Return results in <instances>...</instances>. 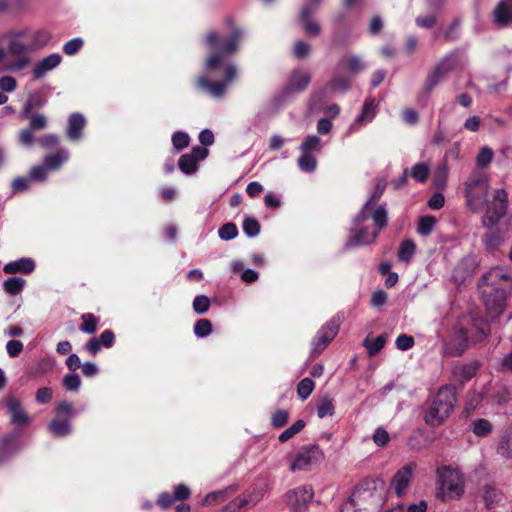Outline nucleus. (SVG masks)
<instances>
[{"label":"nucleus","instance_id":"f257e3e1","mask_svg":"<svg viewBox=\"0 0 512 512\" xmlns=\"http://www.w3.org/2000/svg\"><path fill=\"white\" fill-rule=\"evenodd\" d=\"M387 222L388 215L385 205H379L373 210L371 200H367L353 218L344 248L350 249L374 243Z\"/></svg>","mask_w":512,"mask_h":512},{"label":"nucleus","instance_id":"f03ea898","mask_svg":"<svg viewBox=\"0 0 512 512\" xmlns=\"http://www.w3.org/2000/svg\"><path fill=\"white\" fill-rule=\"evenodd\" d=\"M487 317L495 321L503 312L507 293H512V271L503 267L490 269L481 279Z\"/></svg>","mask_w":512,"mask_h":512},{"label":"nucleus","instance_id":"7ed1b4c3","mask_svg":"<svg viewBox=\"0 0 512 512\" xmlns=\"http://www.w3.org/2000/svg\"><path fill=\"white\" fill-rule=\"evenodd\" d=\"M225 24L230 30L228 36L220 37L215 31H210L204 38L205 44L215 50L206 59L205 69L207 73L212 74L214 70L225 63L226 56L235 54L240 48L244 37L243 29L237 26L231 17L225 20Z\"/></svg>","mask_w":512,"mask_h":512},{"label":"nucleus","instance_id":"20e7f679","mask_svg":"<svg viewBox=\"0 0 512 512\" xmlns=\"http://www.w3.org/2000/svg\"><path fill=\"white\" fill-rule=\"evenodd\" d=\"M506 209L507 192L504 189L495 190L493 200L482 218V224L487 229V233L483 237L487 251L497 250L505 241L506 233L498 226V222L504 216Z\"/></svg>","mask_w":512,"mask_h":512},{"label":"nucleus","instance_id":"39448f33","mask_svg":"<svg viewBox=\"0 0 512 512\" xmlns=\"http://www.w3.org/2000/svg\"><path fill=\"white\" fill-rule=\"evenodd\" d=\"M24 31L8 33L6 47L0 46V73H18L32 64L31 48L20 38Z\"/></svg>","mask_w":512,"mask_h":512},{"label":"nucleus","instance_id":"423d86ee","mask_svg":"<svg viewBox=\"0 0 512 512\" xmlns=\"http://www.w3.org/2000/svg\"><path fill=\"white\" fill-rule=\"evenodd\" d=\"M456 404V390L446 385L439 389L424 414V420L431 427L440 426L452 413Z\"/></svg>","mask_w":512,"mask_h":512},{"label":"nucleus","instance_id":"0eeeda50","mask_svg":"<svg viewBox=\"0 0 512 512\" xmlns=\"http://www.w3.org/2000/svg\"><path fill=\"white\" fill-rule=\"evenodd\" d=\"M384 486L380 479H365L350 497L366 512H377L385 502Z\"/></svg>","mask_w":512,"mask_h":512},{"label":"nucleus","instance_id":"6e6552de","mask_svg":"<svg viewBox=\"0 0 512 512\" xmlns=\"http://www.w3.org/2000/svg\"><path fill=\"white\" fill-rule=\"evenodd\" d=\"M465 197L468 207L478 212L492 202H488V176L484 171L474 170L465 182Z\"/></svg>","mask_w":512,"mask_h":512},{"label":"nucleus","instance_id":"1a4fd4ad","mask_svg":"<svg viewBox=\"0 0 512 512\" xmlns=\"http://www.w3.org/2000/svg\"><path fill=\"white\" fill-rule=\"evenodd\" d=\"M224 68L225 77L223 80L211 81L208 75H200L195 82L196 88L213 98L223 97L228 86L236 79L238 73L236 64L232 62L226 63Z\"/></svg>","mask_w":512,"mask_h":512},{"label":"nucleus","instance_id":"9d476101","mask_svg":"<svg viewBox=\"0 0 512 512\" xmlns=\"http://www.w3.org/2000/svg\"><path fill=\"white\" fill-rule=\"evenodd\" d=\"M439 493L443 499H455L463 493L464 480L458 469L442 466L437 469Z\"/></svg>","mask_w":512,"mask_h":512},{"label":"nucleus","instance_id":"9b49d317","mask_svg":"<svg viewBox=\"0 0 512 512\" xmlns=\"http://www.w3.org/2000/svg\"><path fill=\"white\" fill-rule=\"evenodd\" d=\"M324 459V453L317 445H304L290 456V470L307 471Z\"/></svg>","mask_w":512,"mask_h":512},{"label":"nucleus","instance_id":"f8f14e48","mask_svg":"<svg viewBox=\"0 0 512 512\" xmlns=\"http://www.w3.org/2000/svg\"><path fill=\"white\" fill-rule=\"evenodd\" d=\"M459 62V51L446 54L429 73L424 84V93L428 96L432 90L451 72Z\"/></svg>","mask_w":512,"mask_h":512},{"label":"nucleus","instance_id":"ddd939ff","mask_svg":"<svg viewBox=\"0 0 512 512\" xmlns=\"http://www.w3.org/2000/svg\"><path fill=\"white\" fill-rule=\"evenodd\" d=\"M313 498V490L308 485H303L288 491L285 501L290 512H305Z\"/></svg>","mask_w":512,"mask_h":512},{"label":"nucleus","instance_id":"4468645a","mask_svg":"<svg viewBox=\"0 0 512 512\" xmlns=\"http://www.w3.org/2000/svg\"><path fill=\"white\" fill-rule=\"evenodd\" d=\"M5 405L10 418V424L21 431L32 422V417L24 409L20 399L8 396Z\"/></svg>","mask_w":512,"mask_h":512},{"label":"nucleus","instance_id":"2eb2a0df","mask_svg":"<svg viewBox=\"0 0 512 512\" xmlns=\"http://www.w3.org/2000/svg\"><path fill=\"white\" fill-rule=\"evenodd\" d=\"M263 494L260 490L249 489L227 503L220 512H242L243 509L256 505Z\"/></svg>","mask_w":512,"mask_h":512},{"label":"nucleus","instance_id":"dca6fc26","mask_svg":"<svg viewBox=\"0 0 512 512\" xmlns=\"http://www.w3.org/2000/svg\"><path fill=\"white\" fill-rule=\"evenodd\" d=\"M416 467L417 465L415 462H409L398 469L392 477L391 487L397 496H403L407 493Z\"/></svg>","mask_w":512,"mask_h":512},{"label":"nucleus","instance_id":"f3484780","mask_svg":"<svg viewBox=\"0 0 512 512\" xmlns=\"http://www.w3.org/2000/svg\"><path fill=\"white\" fill-rule=\"evenodd\" d=\"M339 330V320L333 318L326 322L312 341V352H321L334 339Z\"/></svg>","mask_w":512,"mask_h":512},{"label":"nucleus","instance_id":"a211bd4d","mask_svg":"<svg viewBox=\"0 0 512 512\" xmlns=\"http://www.w3.org/2000/svg\"><path fill=\"white\" fill-rule=\"evenodd\" d=\"M208 150L204 147L195 146L189 153L183 154L178 162L179 169L186 175L194 174L198 169V163L205 159Z\"/></svg>","mask_w":512,"mask_h":512},{"label":"nucleus","instance_id":"6ab92c4d","mask_svg":"<svg viewBox=\"0 0 512 512\" xmlns=\"http://www.w3.org/2000/svg\"><path fill=\"white\" fill-rule=\"evenodd\" d=\"M311 72L307 68L294 69L288 78L286 91L288 93H301L307 89L311 82Z\"/></svg>","mask_w":512,"mask_h":512},{"label":"nucleus","instance_id":"aec40b11","mask_svg":"<svg viewBox=\"0 0 512 512\" xmlns=\"http://www.w3.org/2000/svg\"><path fill=\"white\" fill-rule=\"evenodd\" d=\"M339 71L348 73L351 77H354L367 68L364 59L356 54H346L341 57L337 66Z\"/></svg>","mask_w":512,"mask_h":512},{"label":"nucleus","instance_id":"412c9836","mask_svg":"<svg viewBox=\"0 0 512 512\" xmlns=\"http://www.w3.org/2000/svg\"><path fill=\"white\" fill-rule=\"evenodd\" d=\"M485 389V398H487L493 405L506 404L510 399L509 388L501 382L488 383Z\"/></svg>","mask_w":512,"mask_h":512},{"label":"nucleus","instance_id":"4be33fe9","mask_svg":"<svg viewBox=\"0 0 512 512\" xmlns=\"http://www.w3.org/2000/svg\"><path fill=\"white\" fill-rule=\"evenodd\" d=\"M492 18L498 28L507 27L512 23V0H501L494 8Z\"/></svg>","mask_w":512,"mask_h":512},{"label":"nucleus","instance_id":"5701e85b","mask_svg":"<svg viewBox=\"0 0 512 512\" xmlns=\"http://www.w3.org/2000/svg\"><path fill=\"white\" fill-rule=\"evenodd\" d=\"M86 125L85 117L78 112L72 113L68 118L66 135L73 142L80 141L83 138V130Z\"/></svg>","mask_w":512,"mask_h":512},{"label":"nucleus","instance_id":"b1692460","mask_svg":"<svg viewBox=\"0 0 512 512\" xmlns=\"http://www.w3.org/2000/svg\"><path fill=\"white\" fill-rule=\"evenodd\" d=\"M62 57L59 53H53L35 63L32 73L35 79L43 78L48 72L60 65Z\"/></svg>","mask_w":512,"mask_h":512},{"label":"nucleus","instance_id":"393cba45","mask_svg":"<svg viewBox=\"0 0 512 512\" xmlns=\"http://www.w3.org/2000/svg\"><path fill=\"white\" fill-rule=\"evenodd\" d=\"M36 268L35 261L30 257H22L15 261L6 263L3 267V271L6 274H31Z\"/></svg>","mask_w":512,"mask_h":512},{"label":"nucleus","instance_id":"a878e982","mask_svg":"<svg viewBox=\"0 0 512 512\" xmlns=\"http://www.w3.org/2000/svg\"><path fill=\"white\" fill-rule=\"evenodd\" d=\"M376 114V102L373 98L365 100L361 113L355 118L354 122L349 127V132L356 131L360 125L371 122Z\"/></svg>","mask_w":512,"mask_h":512},{"label":"nucleus","instance_id":"bb28decb","mask_svg":"<svg viewBox=\"0 0 512 512\" xmlns=\"http://www.w3.org/2000/svg\"><path fill=\"white\" fill-rule=\"evenodd\" d=\"M477 334L475 336L470 335L469 331L466 329H460L459 338H461V342L459 343V348L457 352H463L466 348H468V343L470 341H478L484 338L489 332V328L486 322H481L476 326Z\"/></svg>","mask_w":512,"mask_h":512},{"label":"nucleus","instance_id":"cd10ccee","mask_svg":"<svg viewBox=\"0 0 512 512\" xmlns=\"http://www.w3.org/2000/svg\"><path fill=\"white\" fill-rule=\"evenodd\" d=\"M312 13L309 7H302L299 14V22L307 35L317 36L320 34L321 29L318 22L311 18Z\"/></svg>","mask_w":512,"mask_h":512},{"label":"nucleus","instance_id":"c85d7f7f","mask_svg":"<svg viewBox=\"0 0 512 512\" xmlns=\"http://www.w3.org/2000/svg\"><path fill=\"white\" fill-rule=\"evenodd\" d=\"M70 158V153L65 148H60L54 154H48L44 157L43 162L47 167L48 171L59 170L64 163Z\"/></svg>","mask_w":512,"mask_h":512},{"label":"nucleus","instance_id":"c756f323","mask_svg":"<svg viewBox=\"0 0 512 512\" xmlns=\"http://www.w3.org/2000/svg\"><path fill=\"white\" fill-rule=\"evenodd\" d=\"M479 367L480 364L477 361H472L465 365H457L453 369V377L456 381L464 383L475 376Z\"/></svg>","mask_w":512,"mask_h":512},{"label":"nucleus","instance_id":"7c9ffc66","mask_svg":"<svg viewBox=\"0 0 512 512\" xmlns=\"http://www.w3.org/2000/svg\"><path fill=\"white\" fill-rule=\"evenodd\" d=\"M237 487L235 485H230L224 489L216 490L208 493L203 501L202 505L204 506H213L225 501L230 495L236 492Z\"/></svg>","mask_w":512,"mask_h":512},{"label":"nucleus","instance_id":"2f4dec72","mask_svg":"<svg viewBox=\"0 0 512 512\" xmlns=\"http://www.w3.org/2000/svg\"><path fill=\"white\" fill-rule=\"evenodd\" d=\"M48 430L56 437H65L72 432L71 423L67 418H54L48 425Z\"/></svg>","mask_w":512,"mask_h":512},{"label":"nucleus","instance_id":"473e14b6","mask_svg":"<svg viewBox=\"0 0 512 512\" xmlns=\"http://www.w3.org/2000/svg\"><path fill=\"white\" fill-rule=\"evenodd\" d=\"M416 252V244L411 239H405L401 242L398 250V260L406 264L410 263Z\"/></svg>","mask_w":512,"mask_h":512},{"label":"nucleus","instance_id":"72a5a7b5","mask_svg":"<svg viewBox=\"0 0 512 512\" xmlns=\"http://www.w3.org/2000/svg\"><path fill=\"white\" fill-rule=\"evenodd\" d=\"M298 168L304 173H313L317 168V159L309 153H301L297 159Z\"/></svg>","mask_w":512,"mask_h":512},{"label":"nucleus","instance_id":"f704fd0d","mask_svg":"<svg viewBox=\"0 0 512 512\" xmlns=\"http://www.w3.org/2000/svg\"><path fill=\"white\" fill-rule=\"evenodd\" d=\"M46 100L38 94L31 95L25 102L23 109L20 113L21 118H27L34 108H40L44 106Z\"/></svg>","mask_w":512,"mask_h":512},{"label":"nucleus","instance_id":"c9c22d12","mask_svg":"<svg viewBox=\"0 0 512 512\" xmlns=\"http://www.w3.org/2000/svg\"><path fill=\"white\" fill-rule=\"evenodd\" d=\"M321 147V139L317 135H308L299 146V150L301 153L311 154L313 151H320Z\"/></svg>","mask_w":512,"mask_h":512},{"label":"nucleus","instance_id":"e433bc0d","mask_svg":"<svg viewBox=\"0 0 512 512\" xmlns=\"http://www.w3.org/2000/svg\"><path fill=\"white\" fill-rule=\"evenodd\" d=\"M24 285L25 280L17 276L9 277L3 283L5 291L11 295L19 294L23 290Z\"/></svg>","mask_w":512,"mask_h":512},{"label":"nucleus","instance_id":"4c0bfd02","mask_svg":"<svg viewBox=\"0 0 512 512\" xmlns=\"http://www.w3.org/2000/svg\"><path fill=\"white\" fill-rule=\"evenodd\" d=\"M306 423L304 420L299 419L295 423H293L289 428L284 430L278 437V440L282 443L288 441L296 434H298L305 427Z\"/></svg>","mask_w":512,"mask_h":512},{"label":"nucleus","instance_id":"58836bf2","mask_svg":"<svg viewBox=\"0 0 512 512\" xmlns=\"http://www.w3.org/2000/svg\"><path fill=\"white\" fill-rule=\"evenodd\" d=\"M329 86L333 90L346 92L350 87V78L348 76L335 73L330 80Z\"/></svg>","mask_w":512,"mask_h":512},{"label":"nucleus","instance_id":"ea45409f","mask_svg":"<svg viewBox=\"0 0 512 512\" xmlns=\"http://www.w3.org/2000/svg\"><path fill=\"white\" fill-rule=\"evenodd\" d=\"M334 414V403L331 398L323 397L317 405V415L319 418H325Z\"/></svg>","mask_w":512,"mask_h":512},{"label":"nucleus","instance_id":"a19ab883","mask_svg":"<svg viewBox=\"0 0 512 512\" xmlns=\"http://www.w3.org/2000/svg\"><path fill=\"white\" fill-rule=\"evenodd\" d=\"M493 159V151L491 148L484 146L480 149L476 157V166L478 169L486 168Z\"/></svg>","mask_w":512,"mask_h":512},{"label":"nucleus","instance_id":"79ce46f5","mask_svg":"<svg viewBox=\"0 0 512 512\" xmlns=\"http://www.w3.org/2000/svg\"><path fill=\"white\" fill-rule=\"evenodd\" d=\"M386 343V337L384 335H379L374 339L366 338L363 341L364 347L367 349V352H380Z\"/></svg>","mask_w":512,"mask_h":512},{"label":"nucleus","instance_id":"37998d69","mask_svg":"<svg viewBox=\"0 0 512 512\" xmlns=\"http://www.w3.org/2000/svg\"><path fill=\"white\" fill-rule=\"evenodd\" d=\"M242 228L248 237H256L260 233V224L254 217H246L243 221Z\"/></svg>","mask_w":512,"mask_h":512},{"label":"nucleus","instance_id":"c03bdc74","mask_svg":"<svg viewBox=\"0 0 512 512\" xmlns=\"http://www.w3.org/2000/svg\"><path fill=\"white\" fill-rule=\"evenodd\" d=\"M492 431L491 423L486 419H477L472 423V432L476 436H486Z\"/></svg>","mask_w":512,"mask_h":512},{"label":"nucleus","instance_id":"a18cd8bd","mask_svg":"<svg viewBox=\"0 0 512 512\" xmlns=\"http://www.w3.org/2000/svg\"><path fill=\"white\" fill-rule=\"evenodd\" d=\"M29 178L31 181L43 183L48 179V169L43 163L42 165H35L30 169Z\"/></svg>","mask_w":512,"mask_h":512},{"label":"nucleus","instance_id":"49530a36","mask_svg":"<svg viewBox=\"0 0 512 512\" xmlns=\"http://www.w3.org/2000/svg\"><path fill=\"white\" fill-rule=\"evenodd\" d=\"M497 452L505 458H512V435H503L501 437Z\"/></svg>","mask_w":512,"mask_h":512},{"label":"nucleus","instance_id":"de8ad7c7","mask_svg":"<svg viewBox=\"0 0 512 512\" xmlns=\"http://www.w3.org/2000/svg\"><path fill=\"white\" fill-rule=\"evenodd\" d=\"M314 387V382L310 378H304L297 385V394L302 400H305L311 395Z\"/></svg>","mask_w":512,"mask_h":512},{"label":"nucleus","instance_id":"09e8293b","mask_svg":"<svg viewBox=\"0 0 512 512\" xmlns=\"http://www.w3.org/2000/svg\"><path fill=\"white\" fill-rule=\"evenodd\" d=\"M218 235L224 241L232 240L238 235L237 226L232 222L226 223L219 228Z\"/></svg>","mask_w":512,"mask_h":512},{"label":"nucleus","instance_id":"8fccbe9b","mask_svg":"<svg viewBox=\"0 0 512 512\" xmlns=\"http://www.w3.org/2000/svg\"><path fill=\"white\" fill-rule=\"evenodd\" d=\"M436 220L433 216H424L421 217L418 222L417 231L420 235L427 236L429 235L434 226H435Z\"/></svg>","mask_w":512,"mask_h":512},{"label":"nucleus","instance_id":"3c124183","mask_svg":"<svg viewBox=\"0 0 512 512\" xmlns=\"http://www.w3.org/2000/svg\"><path fill=\"white\" fill-rule=\"evenodd\" d=\"M428 174L429 167L425 163H417L411 169V176L418 182H425Z\"/></svg>","mask_w":512,"mask_h":512},{"label":"nucleus","instance_id":"603ef678","mask_svg":"<svg viewBox=\"0 0 512 512\" xmlns=\"http://www.w3.org/2000/svg\"><path fill=\"white\" fill-rule=\"evenodd\" d=\"M56 418H67L68 420L75 415L74 408L71 403L67 401L60 402L56 408Z\"/></svg>","mask_w":512,"mask_h":512},{"label":"nucleus","instance_id":"864d4df0","mask_svg":"<svg viewBox=\"0 0 512 512\" xmlns=\"http://www.w3.org/2000/svg\"><path fill=\"white\" fill-rule=\"evenodd\" d=\"M193 310L197 314H205L210 308V299L205 295H198L193 300Z\"/></svg>","mask_w":512,"mask_h":512},{"label":"nucleus","instance_id":"5fc2aeb1","mask_svg":"<svg viewBox=\"0 0 512 512\" xmlns=\"http://www.w3.org/2000/svg\"><path fill=\"white\" fill-rule=\"evenodd\" d=\"M171 140H172L173 147L177 151L186 148L190 143L189 135L182 131L173 133Z\"/></svg>","mask_w":512,"mask_h":512},{"label":"nucleus","instance_id":"6e6d98bb","mask_svg":"<svg viewBox=\"0 0 512 512\" xmlns=\"http://www.w3.org/2000/svg\"><path fill=\"white\" fill-rule=\"evenodd\" d=\"M212 332V324L208 319H199L194 325V333L197 337H206Z\"/></svg>","mask_w":512,"mask_h":512},{"label":"nucleus","instance_id":"4d7b16f0","mask_svg":"<svg viewBox=\"0 0 512 512\" xmlns=\"http://www.w3.org/2000/svg\"><path fill=\"white\" fill-rule=\"evenodd\" d=\"M484 397H485V391L483 393L476 392V391L472 392L468 396V399L466 401L465 411L467 413L474 411L480 405V403L482 402Z\"/></svg>","mask_w":512,"mask_h":512},{"label":"nucleus","instance_id":"13d9d810","mask_svg":"<svg viewBox=\"0 0 512 512\" xmlns=\"http://www.w3.org/2000/svg\"><path fill=\"white\" fill-rule=\"evenodd\" d=\"M29 118L28 128L35 130H43L47 127V118L43 114H32Z\"/></svg>","mask_w":512,"mask_h":512},{"label":"nucleus","instance_id":"bf43d9fd","mask_svg":"<svg viewBox=\"0 0 512 512\" xmlns=\"http://www.w3.org/2000/svg\"><path fill=\"white\" fill-rule=\"evenodd\" d=\"M80 330L89 334L94 333L96 331V317L91 313L83 314Z\"/></svg>","mask_w":512,"mask_h":512},{"label":"nucleus","instance_id":"052dcab7","mask_svg":"<svg viewBox=\"0 0 512 512\" xmlns=\"http://www.w3.org/2000/svg\"><path fill=\"white\" fill-rule=\"evenodd\" d=\"M83 46V40L79 37L73 38L63 45V52L66 55H75Z\"/></svg>","mask_w":512,"mask_h":512},{"label":"nucleus","instance_id":"680f3d73","mask_svg":"<svg viewBox=\"0 0 512 512\" xmlns=\"http://www.w3.org/2000/svg\"><path fill=\"white\" fill-rule=\"evenodd\" d=\"M288 417H289V414L286 410L284 409H278L276 410L273 414H272V417H271V424L275 427V428H281L283 427L284 425H286L287 421H288Z\"/></svg>","mask_w":512,"mask_h":512},{"label":"nucleus","instance_id":"e2e57ef3","mask_svg":"<svg viewBox=\"0 0 512 512\" xmlns=\"http://www.w3.org/2000/svg\"><path fill=\"white\" fill-rule=\"evenodd\" d=\"M80 377L77 374L71 373L67 374L63 378V386L67 391H77L80 387Z\"/></svg>","mask_w":512,"mask_h":512},{"label":"nucleus","instance_id":"0e129e2a","mask_svg":"<svg viewBox=\"0 0 512 512\" xmlns=\"http://www.w3.org/2000/svg\"><path fill=\"white\" fill-rule=\"evenodd\" d=\"M38 142L44 149H52L58 146L59 137L56 134H45L38 139Z\"/></svg>","mask_w":512,"mask_h":512},{"label":"nucleus","instance_id":"69168bd1","mask_svg":"<svg viewBox=\"0 0 512 512\" xmlns=\"http://www.w3.org/2000/svg\"><path fill=\"white\" fill-rule=\"evenodd\" d=\"M396 347L401 351L411 349L414 345V338L407 334L399 335L396 339Z\"/></svg>","mask_w":512,"mask_h":512},{"label":"nucleus","instance_id":"338daca9","mask_svg":"<svg viewBox=\"0 0 512 512\" xmlns=\"http://www.w3.org/2000/svg\"><path fill=\"white\" fill-rule=\"evenodd\" d=\"M389 440V434L384 428L379 427L375 430L373 434V441L377 446L383 447L388 444Z\"/></svg>","mask_w":512,"mask_h":512},{"label":"nucleus","instance_id":"774afa93","mask_svg":"<svg viewBox=\"0 0 512 512\" xmlns=\"http://www.w3.org/2000/svg\"><path fill=\"white\" fill-rule=\"evenodd\" d=\"M33 132L34 131L28 127L22 129L19 133V142L25 147H31L35 141Z\"/></svg>","mask_w":512,"mask_h":512}]
</instances>
